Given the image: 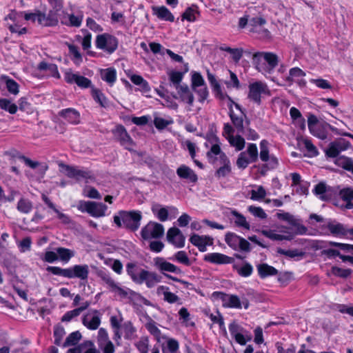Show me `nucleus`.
<instances>
[{
  "label": "nucleus",
  "instance_id": "nucleus-44",
  "mask_svg": "<svg viewBox=\"0 0 353 353\" xmlns=\"http://www.w3.org/2000/svg\"><path fill=\"white\" fill-rule=\"evenodd\" d=\"M268 142L266 140H262L260 143V159L262 161L267 162L269 160Z\"/></svg>",
  "mask_w": 353,
  "mask_h": 353
},
{
  "label": "nucleus",
  "instance_id": "nucleus-42",
  "mask_svg": "<svg viewBox=\"0 0 353 353\" xmlns=\"http://www.w3.org/2000/svg\"><path fill=\"white\" fill-rule=\"evenodd\" d=\"M210 319L213 323L219 324L220 330L223 332L224 334H227L223 318L219 311L216 312V314H211Z\"/></svg>",
  "mask_w": 353,
  "mask_h": 353
},
{
  "label": "nucleus",
  "instance_id": "nucleus-34",
  "mask_svg": "<svg viewBox=\"0 0 353 353\" xmlns=\"http://www.w3.org/2000/svg\"><path fill=\"white\" fill-rule=\"evenodd\" d=\"M227 139L230 144L232 146L235 147L236 150L238 151L242 150L245 147V139L241 135H236V137H228Z\"/></svg>",
  "mask_w": 353,
  "mask_h": 353
},
{
  "label": "nucleus",
  "instance_id": "nucleus-62",
  "mask_svg": "<svg viewBox=\"0 0 353 353\" xmlns=\"http://www.w3.org/2000/svg\"><path fill=\"white\" fill-rule=\"evenodd\" d=\"M253 268L249 263H245L239 270L238 273L243 277H248L252 273Z\"/></svg>",
  "mask_w": 353,
  "mask_h": 353
},
{
  "label": "nucleus",
  "instance_id": "nucleus-12",
  "mask_svg": "<svg viewBox=\"0 0 353 353\" xmlns=\"http://www.w3.org/2000/svg\"><path fill=\"white\" fill-rule=\"evenodd\" d=\"M86 212L94 217H101L105 216L108 207L103 203H97L94 201H86L85 203Z\"/></svg>",
  "mask_w": 353,
  "mask_h": 353
},
{
  "label": "nucleus",
  "instance_id": "nucleus-51",
  "mask_svg": "<svg viewBox=\"0 0 353 353\" xmlns=\"http://www.w3.org/2000/svg\"><path fill=\"white\" fill-rule=\"evenodd\" d=\"M303 143L307 151L309 152L310 157H316L319 154V152L315 145L309 139H303Z\"/></svg>",
  "mask_w": 353,
  "mask_h": 353
},
{
  "label": "nucleus",
  "instance_id": "nucleus-1",
  "mask_svg": "<svg viewBox=\"0 0 353 353\" xmlns=\"http://www.w3.org/2000/svg\"><path fill=\"white\" fill-rule=\"evenodd\" d=\"M142 214L140 211L121 210L114 216V222L119 228H125L132 232L137 231L141 225Z\"/></svg>",
  "mask_w": 353,
  "mask_h": 353
},
{
  "label": "nucleus",
  "instance_id": "nucleus-32",
  "mask_svg": "<svg viewBox=\"0 0 353 353\" xmlns=\"http://www.w3.org/2000/svg\"><path fill=\"white\" fill-rule=\"evenodd\" d=\"M327 228L333 235H345L347 234V230L344 228L343 224L339 223L334 224L332 222H329Z\"/></svg>",
  "mask_w": 353,
  "mask_h": 353
},
{
  "label": "nucleus",
  "instance_id": "nucleus-40",
  "mask_svg": "<svg viewBox=\"0 0 353 353\" xmlns=\"http://www.w3.org/2000/svg\"><path fill=\"white\" fill-rule=\"evenodd\" d=\"M0 108L12 114H15L18 109L16 104L12 103L7 99H3L2 101H0Z\"/></svg>",
  "mask_w": 353,
  "mask_h": 353
},
{
  "label": "nucleus",
  "instance_id": "nucleus-14",
  "mask_svg": "<svg viewBox=\"0 0 353 353\" xmlns=\"http://www.w3.org/2000/svg\"><path fill=\"white\" fill-rule=\"evenodd\" d=\"M167 239L176 248H183L185 245V236L177 228L173 227L168 230Z\"/></svg>",
  "mask_w": 353,
  "mask_h": 353
},
{
  "label": "nucleus",
  "instance_id": "nucleus-50",
  "mask_svg": "<svg viewBox=\"0 0 353 353\" xmlns=\"http://www.w3.org/2000/svg\"><path fill=\"white\" fill-rule=\"evenodd\" d=\"M205 81L199 72H194L192 76V87L193 90L196 88L204 85Z\"/></svg>",
  "mask_w": 353,
  "mask_h": 353
},
{
  "label": "nucleus",
  "instance_id": "nucleus-4",
  "mask_svg": "<svg viewBox=\"0 0 353 353\" xmlns=\"http://www.w3.org/2000/svg\"><path fill=\"white\" fill-rule=\"evenodd\" d=\"M206 156L209 162L214 165L218 167L230 164V161L227 155L221 151V149L218 144L212 145L210 150L207 152Z\"/></svg>",
  "mask_w": 353,
  "mask_h": 353
},
{
  "label": "nucleus",
  "instance_id": "nucleus-43",
  "mask_svg": "<svg viewBox=\"0 0 353 353\" xmlns=\"http://www.w3.org/2000/svg\"><path fill=\"white\" fill-rule=\"evenodd\" d=\"M277 253L287 256L290 258H294L296 256L303 257L305 255V253L303 252L299 251L297 249L285 250L282 248H278Z\"/></svg>",
  "mask_w": 353,
  "mask_h": 353
},
{
  "label": "nucleus",
  "instance_id": "nucleus-56",
  "mask_svg": "<svg viewBox=\"0 0 353 353\" xmlns=\"http://www.w3.org/2000/svg\"><path fill=\"white\" fill-rule=\"evenodd\" d=\"M110 341L105 329L101 327L98 332V343L99 347L103 346L105 342Z\"/></svg>",
  "mask_w": 353,
  "mask_h": 353
},
{
  "label": "nucleus",
  "instance_id": "nucleus-58",
  "mask_svg": "<svg viewBox=\"0 0 353 353\" xmlns=\"http://www.w3.org/2000/svg\"><path fill=\"white\" fill-rule=\"evenodd\" d=\"M174 259L179 261L186 265H190V259L187 256V254L185 251H179L174 255Z\"/></svg>",
  "mask_w": 353,
  "mask_h": 353
},
{
  "label": "nucleus",
  "instance_id": "nucleus-31",
  "mask_svg": "<svg viewBox=\"0 0 353 353\" xmlns=\"http://www.w3.org/2000/svg\"><path fill=\"white\" fill-rule=\"evenodd\" d=\"M327 245L337 247L345 252L351 253L353 254V245L334 241H328L323 245L317 246L316 249H321L323 248H325Z\"/></svg>",
  "mask_w": 353,
  "mask_h": 353
},
{
  "label": "nucleus",
  "instance_id": "nucleus-41",
  "mask_svg": "<svg viewBox=\"0 0 353 353\" xmlns=\"http://www.w3.org/2000/svg\"><path fill=\"white\" fill-rule=\"evenodd\" d=\"M232 213L236 217V220L234 222L237 226L242 227L246 230H250V225L249 223L246 221L245 217L243 214L239 213L236 211H232Z\"/></svg>",
  "mask_w": 353,
  "mask_h": 353
},
{
  "label": "nucleus",
  "instance_id": "nucleus-36",
  "mask_svg": "<svg viewBox=\"0 0 353 353\" xmlns=\"http://www.w3.org/2000/svg\"><path fill=\"white\" fill-rule=\"evenodd\" d=\"M102 79L110 85H112L117 79L116 70L113 68H109L104 70L101 77Z\"/></svg>",
  "mask_w": 353,
  "mask_h": 353
},
{
  "label": "nucleus",
  "instance_id": "nucleus-60",
  "mask_svg": "<svg viewBox=\"0 0 353 353\" xmlns=\"http://www.w3.org/2000/svg\"><path fill=\"white\" fill-rule=\"evenodd\" d=\"M251 194L252 199L259 200L263 199L265 196L266 192L263 186H259L256 190H252Z\"/></svg>",
  "mask_w": 353,
  "mask_h": 353
},
{
  "label": "nucleus",
  "instance_id": "nucleus-49",
  "mask_svg": "<svg viewBox=\"0 0 353 353\" xmlns=\"http://www.w3.org/2000/svg\"><path fill=\"white\" fill-rule=\"evenodd\" d=\"M247 152L250 157V162L254 163L258 160V149L255 143L248 145Z\"/></svg>",
  "mask_w": 353,
  "mask_h": 353
},
{
  "label": "nucleus",
  "instance_id": "nucleus-29",
  "mask_svg": "<svg viewBox=\"0 0 353 353\" xmlns=\"http://www.w3.org/2000/svg\"><path fill=\"white\" fill-rule=\"evenodd\" d=\"M241 239V236L233 232H228L225 236L226 243L234 250H238Z\"/></svg>",
  "mask_w": 353,
  "mask_h": 353
},
{
  "label": "nucleus",
  "instance_id": "nucleus-64",
  "mask_svg": "<svg viewBox=\"0 0 353 353\" xmlns=\"http://www.w3.org/2000/svg\"><path fill=\"white\" fill-rule=\"evenodd\" d=\"M339 194L344 201L353 200V190L352 188H344L340 191Z\"/></svg>",
  "mask_w": 353,
  "mask_h": 353
},
{
  "label": "nucleus",
  "instance_id": "nucleus-28",
  "mask_svg": "<svg viewBox=\"0 0 353 353\" xmlns=\"http://www.w3.org/2000/svg\"><path fill=\"white\" fill-rule=\"evenodd\" d=\"M335 163L343 168L344 170L349 171L353 174V159L349 157H346L344 156H341L338 157Z\"/></svg>",
  "mask_w": 353,
  "mask_h": 353
},
{
  "label": "nucleus",
  "instance_id": "nucleus-30",
  "mask_svg": "<svg viewBox=\"0 0 353 353\" xmlns=\"http://www.w3.org/2000/svg\"><path fill=\"white\" fill-rule=\"evenodd\" d=\"M82 323L89 330H94L99 327L101 323V319L98 315H96L92 316V319L90 321H88V315H85L83 317Z\"/></svg>",
  "mask_w": 353,
  "mask_h": 353
},
{
  "label": "nucleus",
  "instance_id": "nucleus-59",
  "mask_svg": "<svg viewBox=\"0 0 353 353\" xmlns=\"http://www.w3.org/2000/svg\"><path fill=\"white\" fill-rule=\"evenodd\" d=\"M183 73L181 72H171L170 73V79L174 84L175 88L178 85H181L180 83L182 81Z\"/></svg>",
  "mask_w": 353,
  "mask_h": 353
},
{
  "label": "nucleus",
  "instance_id": "nucleus-3",
  "mask_svg": "<svg viewBox=\"0 0 353 353\" xmlns=\"http://www.w3.org/2000/svg\"><path fill=\"white\" fill-rule=\"evenodd\" d=\"M252 63L259 71L271 73L279 63V57L273 52H258L253 54Z\"/></svg>",
  "mask_w": 353,
  "mask_h": 353
},
{
  "label": "nucleus",
  "instance_id": "nucleus-7",
  "mask_svg": "<svg viewBox=\"0 0 353 353\" xmlns=\"http://www.w3.org/2000/svg\"><path fill=\"white\" fill-rule=\"evenodd\" d=\"M270 95V90L266 84L257 81L249 85L248 98L260 105L261 103V95Z\"/></svg>",
  "mask_w": 353,
  "mask_h": 353
},
{
  "label": "nucleus",
  "instance_id": "nucleus-54",
  "mask_svg": "<svg viewBox=\"0 0 353 353\" xmlns=\"http://www.w3.org/2000/svg\"><path fill=\"white\" fill-rule=\"evenodd\" d=\"M248 210L254 216L259 217L261 219H264L267 217V214H265L264 210L260 207L251 205L248 208Z\"/></svg>",
  "mask_w": 353,
  "mask_h": 353
},
{
  "label": "nucleus",
  "instance_id": "nucleus-33",
  "mask_svg": "<svg viewBox=\"0 0 353 353\" xmlns=\"http://www.w3.org/2000/svg\"><path fill=\"white\" fill-rule=\"evenodd\" d=\"M92 97L96 102L104 108L110 107V102L105 97V95L99 90H94L92 92Z\"/></svg>",
  "mask_w": 353,
  "mask_h": 353
},
{
  "label": "nucleus",
  "instance_id": "nucleus-19",
  "mask_svg": "<svg viewBox=\"0 0 353 353\" xmlns=\"http://www.w3.org/2000/svg\"><path fill=\"white\" fill-rule=\"evenodd\" d=\"M176 174L182 179H186L195 183L198 181V176L193 170L185 165H181L176 169Z\"/></svg>",
  "mask_w": 353,
  "mask_h": 353
},
{
  "label": "nucleus",
  "instance_id": "nucleus-20",
  "mask_svg": "<svg viewBox=\"0 0 353 353\" xmlns=\"http://www.w3.org/2000/svg\"><path fill=\"white\" fill-rule=\"evenodd\" d=\"M59 116L72 124H77L80 121V114L74 108H66L61 110Z\"/></svg>",
  "mask_w": 353,
  "mask_h": 353
},
{
  "label": "nucleus",
  "instance_id": "nucleus-57",
  "mask_svg": "<svg viewBox=\"0 0 353 353\" xmlns=\"http://www.w3.org/2000/svg\"><path fill=\"white\" fill-rule=\"evenodd\" d=\"M320 255L321 256H326L328 259H332L335 258L336 256H339L341 259V256H343V254H341L339 250L332 248L323 250L321 252Z\"/></svg>",
  "mask_w": 353,
  "mask_h": 353
},
{
  "label": "nucleus",
  "instance_id": "nucleus-16",
  "mask_svg": "<svg viewBox=\"0 0 353 353\" xmlns=\"http://www.w3.org/2000/svg\"><path fill=\"white\" fill-rule=\"evenodd\" d=\"M190 241L202 252L207 250V245H213V239L212 237L209 236H200L196 234H193L190 236Z\"/></svg>",
  "mask_w": 353,
  "mask_h": 353
},
{
  "label": "nucleus",
  "instance_id": "nucleus-55",
  "mask_svg": "<svg viewBox=\"0 0 353 353\" xmlns=\"http://www.w3.org/2000/svg\"><path fill=\"white\" fill-rule=\"evenodd\" d=\"M250 163V160H248L245 156V152H241L236 161V165L239 168L245 169L248 167Z\"/></svg>",
  "mask_w": 353,
  "mask_h": 353
},
{
  "label": "nucleus",
  "instance_id": "nucleus-53",
  "mask_svg": "<svg viewBox=\"0 0 353 353\" xmlns=\"http://www.w3.org/2000/svg\"><path fill=\"white\" fill-rule=\"evenodd\" d=\"M231 172V163L220 166L215 172L218 178L225 177Z\"/></svg>",
  "mask_w": 353,
  "mask_h": 353
},
{
  "label": "nucleus",
  "instance_id": "nucleus-25",
  "mask_svg": "<svg viewBox=\"0 0 353 353\" xmlns=\"http://www.w3.org/2000/svg\"><path fill=\"white\" fill-rule=\"evenodd\" d=\"M0 83L6 85L10 93L14 95L19 93V84L14 80L10 79L8 77L2 76L0 79Z\"/></svg>",
  "mask_w": 353,
  "mask_h": 353
},
{
  "label": "nucleus",
  "instance_id": "nucleus-46",
  "mask_svg": "<svg viewBox=\"0 0 353 353\" xmlns=\"http://www.w3.org/2000/svg\"><path fill=\"white\" fill-rule=\"evenodd\" d=\"M236 342L238 343L241 345H245L248 341H250L252 340V335L248 331H244L243 334H239L236 336L234 337Z\"/></svg>",
  "mask_w": 353,
  "mask_h": 353
},
{
  "label": "nucleus",
  "instance_id": "nucleus-5",
  "mask_svg": "<svg viewBox=\"0 0 353 353\" xmlns=\"http://www.w3.org/2000/svg\"><path fill=\"white\" fill-rule=\"evenodd\" d=\"M118 43V39L109 34H99L96 39L97 48L110 54L113 53L117 50Z\"/></svg>",
  "mask_w": 353,
  "mask_h": 353
},
{
  "label": "nucleus",
  "instance_id": "nucleus-21",
  "mask_svg": "<svg viewBox=\"0 0 353 353\" xmlns=\"http://www.w3.org/2000/svg\"><path fill=\"white\" fill-rule=\"evenodd\" d=\"M153 14L156 15L159 19L173 22L174 17L171 12L164 6H153Z\"/></svg>",
  "mask_w": 353,
  "mask_h": 353
},
{
  "label": "nucleus",
  "instance_id": "nucleus-61",
  "mask_svg": "<svg viewBox=\"0 0 353 353\" xmlns=\"http://www.w3.org/2000/svg\"><path fill=\"white\" fill-rule=\"evenodd\" d=\"M290 76L288 77V81H292L294 78H299L305 76V72H303L299 68H293L290 70Z\"/></svg>",
  "mask_w": 353,
  "mask_h": 353
},
{
  "label": "nucleus",
  "instance_id": "nucleus-48",
  "mask_svg": "<svg viewBox=\"0 0 353 353\" xmlns=\"http://www.w3.org/2000/svg\"><path fill=\"white\" fill-rule=\"evenodd\" d=\"M88 346H93V343L91 341H85L76 347L70 348L67 351V353H82L88 347Z\"/></svg>",
  "mask_w": 353,
  "mask_h": 353
},
{
  "label": "nucleus",
  "instance_id": "nucleus-52",
  "mask_svg": "<svg viewBox=\"0 0 353 353\" xmlns=\"http://www.w3.org/2000/svg\"><path fill=\"white\" fill-rule=\"evenodd\" d=\"M245 330H246L244 327L237 324L235 321L232 322L229 325V331L233 337L236 336L239 334L244 333V331Z\"/></svg>",
  "mask_w": 353,
  "mask_h": 353
},
{
  "label": "nucleus",
  "instance_id": "nucleus-47",
  "mask_svg": "<svg viewBox=\"0 0 353 353\" xmlns=\"http://www.w3.org/2000/svg\"><path fill=\"white\" fill-rule=\"evenodd\" d=\"M196 7H188L182 14V19L188 21H194L196 20L195 13H197Z\"/></svg>",
  "mask_w": 353,
  "mask_h": 353
},
{
  "label": "nucleus",
  "instance_id": "nucleus-11",
  "mask_svg": "<svg viewBox=\"0 0 353 353\" xmlns=\"http://www.w3.org/2000/svg\"><path fill=\"white\" fill-rule=\"evenodd\" d=\"M213 296L222 300L223 306L225 307L238 308L242 307L241 301L236 295H228L223 292H215Z\"/></svg>",
  "mask_w": 353,
  "mask_h": 353
},
{
  "label": "nucleus",
  "instance_id": "nucleus-15",
  "mask_svg": "<svg viewBox=\"0 0 353 353\" xmlns=\"http://www.w3.org/2000/svg\"><path fill=\"white\" fill-rule=\"evenodd\" d=\"M114 137L119 141L121 144L123 145L125 149L130 150L129 145L133 144V141L128 134L124 126L119 125L112 130Z\"/></svg>",
  "mask_w": 353,
  "mask_h": 353
},
{
  "label": "nucleus",
  "instance_id": "nucleus-6",
  "mask_svg": "<svg viewBox=\"0 0 353 353\" xmlns=\"http://www.w3.org/2000/svg\"><path fill=\"white\" fill-rule=\"evenodd\" d=\"M164 234V227L162 224L150 221L141 231V237L148 240L150 239H159Z\"/></svg>",
  "mask_w": 353,
  "mask_h": 353
},
{
  "label": "nucleus",
  "instance_id": "nucleus-2",
  "mask_svg": "<svg viewBox=\"0 0 353 353\" xmlns=\"http://www.w3.org/2000/svg\"><path fill=\"white\" fill-rule=\"evenodd\" d=\"M46 270L54 275L68 279L77 278L81 281L87 280L89 274V267L86 264L75 265L65 269L57 266H48Z\"/></svg>",
  "mask_w": 353,
  "mask_h": 353
},
{
  "label": "nucleus",
  "instance_id": "nucleus-63",
  "mask_svg": "<svg viewBox=\"0 0 353 353\" xmlns=\"http://www.w3.org/2000/svg\"><path fill=\"white\" fill-rule=\"evenodd\" d=\"M292 226L295 227V234H297V235H304V234H306L307 232V228L301 224L299 223V221L296 219L292 224Z\"/></svg>",
  "mask_w": 353,
  "mask_h": 353
},
{
  "label": "nucleus",
  "instance_id": "nucleus-13",
  "mask_svg": "<svg viewBox=\"0 0 353 353\" xmlns=\"http://www.w3.org/2000/svg\"><path fill=\"white\" fill-rule=\"evenodd\" d=\"M65 80L68 83H75L79 87L82 88H88L92 84L89 79L72 72H66L65 73Z\"/></svg>",
  "mask_w": 353,
  "mask_h": 353
},
{
  "label": "nucleus",
  "instance_id": "nucleus-45",
  "mask_svg": "<svg viewBox=\"0 0 353 353\" xmlns=\"http://www.w3.org/2000/svg\"><path fill=\"white\" fill-rule=\"evenodd\" d=\"M351 269H343L336 266L332 268V273L336 276L341 278H347L352 274Z\"/></svg>",
  "mask_w": 353,
  "mask_h": 353
},
{
  "label": "nucleus",
  "instance_id": "nucleus-18",
  "mask_svg": "<svg viewBox=\"0 0 353 353\" xmlns=\"http://www.w3.org/2000/svg\"><path fill=\"white\" fill-rule=\"evenodd\" d=\"M61 10H57L53 8L52 10H50L48 14L46 15L43 13V15L39 19V24L43 26H55L58 24V12Z\"/></svg>",
  "mask_w": 353,
  "mask_h": 353
},
{
  "label": "nucleus",
  "instance_id": "nucleus-23",
  "mask_svg": "<svg viewBox=\"0 0 353 353\" xmlns=\"http://www.w3.org/2000/svg\"><path fill=\"white\" fill-rule=\"evenodd\" d=\"M329 188L323 182H320L315 185L313 192L319 196L322 201H329L331 199V194L328 193Z\"/></svg>",
  "mask_w": 353,
  "mask_h": 353
},
{
  "label": "nucleus",
  "instance_id": "nucleus-39",
  "mask_svg": "<svg viewBox=\"0 0 353 353\" xmlns=\"http://www.w3.org/2000/svg\"><path fill=\"white\" fill-rule=\"evenodd\" d=\"M17 210L24 214L29 213L32 209V203L26 199H21L17 203Z\"/></svg>",
  "mask_w": 353,
  "mask_h": 353
},
{
  "label": "nucleus",
  "instance_id": "nucleus-38",
  "mask_svg": "<svg viewBox=\"0 0 353 353\" xmlns=\"http://www.w3.org/2000/svg\"><path fill=\"white\" fill-rule=\"evenodd\" d=\"M56 251L59 258L65 263L74 256L72 251L65 248H57Z\"/></svg>",
  "mask_w": 353,
  "mask_h": 353
},
{
  "label": "nucleus",
  "instance_id": "nucleus-9",
  "mask_svg": "<svg viewBox=\"0 0 353 353\" xmlns=\"http://www.w3.org/2000/svg\"><path fill=\"white\" fill-rule=\"evenodd\" d=\"M138 284L145 283L148 288H152L161 282V277L154 272H149L145 270H141L139 273Z\"/></svg>",
  "mask_w": 353,
  "mask_h": 353
},
{
  "label": "nucleus",
  "instance_id": "nucleus-27",
  "mask_svg": "<svg viewBox=\"0 0 353 353\" xmlns=\"http://www.w3.org/2000/svg\"><path fill=\"white\" fill-rule=\"evenodd\" d=\"M229 109H230L229 115H230V119H231L233 125L236 128L238 132L243 133L244 127H243V117L242 116L239 117L234 113V112L232 110V105H230Z\"/></svg>",
  "mask_w": 353,
  "mask_h": 353
},
{
  "label": "nucleus",
  "instance_id": "nucleus-22",
  "mask_svg": "<svg viewBox=\"0 0 353 353\" xmlns=\"http://www.w3.org/2000/svg\"><path fill=\"white\" fill-rule=\"evenodd\" d=\"M177 93L183 101H185L190 105L194 102V97L190 91L189 87L186 84L178 85L176 88Z\"/></svg>",
  "mask_w": 353,
  "mask_h": 353
},
{
  "label": "nucleus",
  "instance_id": "nucleus-24",
  "mask_svg": "<svg viewBox=\"0 0 353 353\" xmlns=\"http://www.w3.org/2000/svg\"><path fill=\"white\" fill-rule=\"evenodd\" d=\"M256 267L259 275L261 279H264L270 276H274L278 274V270L275 268L269 265L267 263H261L259 264Z\"/></svg>",
  "mask_w": 353,
  "mask_h": 353
},
{
  "label": "nucleus",
  "instance_id": "nucleus-17",
  "mask_svg": "<svg viewBox=\"0 0 353 353\" xmlns=\"http://www.w3.org/2000/svg\"><path fill=\"white\" fill-rule=\"evenodd\" d=\"M204 261L211 263L221 265L232 263L234 260L232 257H230L225 254L213 252L205 255Z\"/></svg>",
  "mask_w": 353,
  "mask_h": 353
},
{
  "label": "nucleus",
  "instance_id": "nucleus-37",
  "mask_svg": "<svg viewBox=\"0 0 353 353\" xmlns=\"http://www.w3.org/2000/svg\"><path fill=\"white\" fill-rule=\"evenodd\" d=\"M81 334L79 331L72 332L66 338L63 343V347L76 345L81 340Z\"/></svg>",
  "mask_w": 353,
  "mask_h": 353
},
{
  "label": "nucleus",
  "instance_id": "nucleus-8",
  "mask_svg": "<svg viewBox=\"0 0 353 353\" xmlns=\"http://www.w3.org/2000/svg\"><path fill=\"white\" fill-rule=\"evenodd\" d=\"M154 266L165 276L167 272L174 273L176 274H182V270L176 265L167 261L163 257H156L154 259Z\"/></svg>",
  "mask_w": 353,
  "mask_h": 353
},
{
  "label": "nucleus",
  "instance_id": "nucleus-35",
  "mask_svg": "<svg viewBox=\"0 0 353 353\" xmlns=\"http://www.w3.org/2000/svg\"><path fill=\"white\" fill-rule=\"evenodd\" d=\"M341 151V145L339 142H331L327 149L325 150V155L328 157H336Z\"/></svg>",
  "mask_w": 353,
  "mask_h": 353
},
{
  "label": "nucleus",
  "instance_id": "nucleus-10",
  "mask_svg": "<svg viewBox=\"0 0 353 353\" xmlns=\"http://www.w3.org/2000/svg\"><path fill=\"white\" fill-rule=\"evenodd\" d=\"M60 167L63 168L67 172V176L69 178H74L77 181L81 180V179H92L93 176L90 171L86 170H80L76 167L70 166L68 165H65L63 163L59 164Z\"/></svg>",
  "mask_w": 353,
  "mask_h": 353
},
{
  "label": "nucleus",
  "instance_id": "nucleus-26",
  "mask_svg": "<svg viewBox=\"0 0 353 353\" xmlns=\"http://www.w3.org/2000/svg\"><path fill=\"white\" fill-rule=\"evenodd\" d=\"M207 74L208 79L212 87L213 91L214 92L216 97H219L220 99H224L225 94L222 92L221 85L216 80L214 75L210 73L209 70H208Z\"/></svg>",
  "mask_w": 353,
  "mask_h": 353
}]
</instances>
